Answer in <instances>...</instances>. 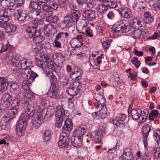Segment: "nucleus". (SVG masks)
<instances>
[{
	"label": "nucleus",
	"mask_w": 160,
	"mask_h": 160,
	"mask_svg": "<svg viewBox=\"0 0 160 160\" xmlns=\"http://www.w3.org/2000/svg\"><path fill=\"white\" fill-rule=\"evenodd\" d=\"M6 59L7 63L10 66L14 67L20 63L22 69L24 70V73L27 69H30L32 66V62L30 60L23 59L20 62H18V54L14 52L10 51L8 52L7 54Z\"/></svg>",
	"instance_id": "f257e3e1"
},
{
	"label": "nucleus",
	"mask_w": 160,
	"mask_h": 160,
	"mask_svg": "<svg viewBox=\"0 0 160 160\" xmlns=\"http://www.w3.org/2000/svg\"><path fill=\"white\" fill-rule=\"evenodd\" d=\"M25 108V115L27 119L29 120L31 117L32 119V124L33 127L38 128L42 123L41 120L42 117V112L40 111L34 113L35 108L34 106H31L26 102L24 104Z\"/></svg>",
	"instance_id": "f03ea898"
},
{
	"label": "nucleus",
	"mask_w": 160,
	"mask_h": 160,
	"mask_svg": "<svg viewBox=\"0 0 160 160\" xmlns=\"http://www.w3.org/2000/svg\"><path fill=\"white\" fill-rule=\"evenodd\" d=\"M76 27L80 33L83 34L90 37L93 36L92 33V30L87 25L85 20L83 19H76Z\"/></svg>",
	"instance_id": "7ed1b4c3"
},
{
	"label": "nucleus",
	"mask_w": 160,
	"mask_h": 160,
	"mask_svg": "<svg viewBox=\"0 0 160 160\" xmlns=\"http://www.w3.org/2000/svg\"><path fill=\"white\" fill-rule=\"evenodd\" d=\"M112 28L113 32L116 33L119 32L127 33L133 29L130 25H126L121 20L116 23Z\"/></svg>",
	"instance_id": "20e7f679"
},
{
	"label": "nucleus",
	"mask_w": 160,
	"mask_h": 160,
	"mask_svg": "<svg viewBox=\"0 0 160 160\" xmlns=\"http://www.w3.org/2000/svg\"><path fill=\"white\" fill-rule=\"evenodd\" d=\"M81 88L78 82H74L67 89V92L69 95L74 96L79 92Z\"/></svg>",
	"instance_id": "39448f33"
},
{
	"label": "nucleus",
	"mask_w": 160,
	"mask_h": 160,
	"mask_svg": "<svg viewBox=\"0 0 160 160\" xmlns=\"http://www.w3.org/2000/svg\"><path fill=\"white\" fill-rule=\"evenodd\" d=\"M70 140L66 134L64 133L60 134L59 137V140L58 144L60 148H67L68 146Z\"/></svg>",
	"instance_id": "423d86ee"
},
{
	"label": "nucleus",
	"mask_w": 160,
	"mask_h": 160,
	"mask_svg": "<svg viewBox=\"0 0 160 160\" xmlns=\"http://www.w3.org/2000/svg\"><path fill=\"white\" fill-rule=\"evenodd\" d=\"M82 71L80 68L74 67L72 72L70 74V77L74 80H79L82 78Z\"/></svg>",
	"instance_id": "0eeeda50"
},
{
	"label": "nucleus",
	"mask_w": 160,
	"mask_h": 160,
	"mask_svg": "<svg viewBox=\"0 0 160 160\" xmlns=\"http://www.w3.org/2000/svg\"><path fill=\"white\" fill-rule=\"evenodd\" d=\"M126 118L127 116L125 114H122L118 118H116L113 119V123L117 126L122 127L127 122Z\"/></svg>",
	"instance_id": "6e6552de"
},
{
	"label": "nucleus",
	"mask_w": 160,
	"mask_h": 160,
	"mask_svg": "<svg viewBox=\"0 0 160 160\" xmlns=\"http://www.w3.org/2000/svg\"><path fill=\"white\" fill-rule=\"evenodd\" d=\"M123 154L119 158V160H134L131 149L126 148L123 149Z\"/></svg>",
	"instance_id": "1a4fd4ad"
},
{
	"label": "nucleus",
	"mask_w": 160,
	"mask_h": 160,
	"mask_svg": "<svg viewBox=\"0 0 160 160\" xmlns=\"http://www.w3.org/2000/svg\"><path fill=\"white\" fill-rule=\"evenodd\" d=\"M24 92L25 95H23V99L25 101L22 103V106L23 107L25 110L24 105L25 103H26V102L28 104L29 106H33L32 105H31L30 104V102L34 98V94L32 92H30L29 90L25 91Z\"/></svg>",
	"instance_id": "9d476101"
},
{
	"label": "nucleus",
	"mask_w": 160,
	"mask_h": 160,
	"mask_svg": "<svg viewBox=\"0 0 160 160\" xmlns=\"http://www.w3.org/2000/svg\"><path fill=\"white\" fill-rule=\"evenodd\" d=\"M43 29L44 33L48 37L54 35L57 32V30L54 26L50 24L45 25Z\"/></svg>",
	"instance_id": "9b49d317"
},
{
	"label": "nucleus",
	"mask_w": 160,
	"mask_h": 160,
	"mask_svg": "<svg viewBox=\"0 0 160 160\" xmlns=\"http://www.w3.org/2000/svg\"><path fill=\"white\" fill-rule=\"evenodd\" d=\"M17 12L15 15V20L21 22L24 21L27 17V12L23 9H19L17 11Z\"/></svg>",
	"instance_id": "f8f14e48"
},
{
	"label": "nucleus",
	"mask_w": 160,
	"mask_h": 160,
	"mask_svg": "<svg viewBox=\"0 0 160 160\" xmlns=\"http://www.w3.org/2000/svg\"><path fill=\"white\" fill-rule=\"evenodd\" d=\"M25 111L21 116V118L16 124L17 127L25 129L27 126V122L28 119L25 116Z\"/></svg>",
	"instance_id": "ddd939ff"
},
{
	"label": "nucleus",
	"mask_w": 160,
	"mask_h": 160,
	"mask_svg": "<svg viewBox=\"0 0 160 160\" xmlns=\"http://www.w3.org/2000/svg\"><path fill=\"white\" fill-rule=\"evenodd\" d=\"M83 18L89 21H92L96 18L95 12L92 10H86L82 13Z\"/></svg>",
	"instance_id": "4468645a"
},
{
	"label": "nucleus",
	"mask_w": 160,
	"mask_h": 160,
	"mask_svg": "<svg viewBox=\"0 0 160 160\" xmlns=\"http://www.w3.org/2000/svg\"><path fill=\"white\" fill-rule=\"evenodd\" d=\"M13 9L9 8L6 9L3 11L2 15H0V17L2 18L5 22H8L9 20V17H12L14 14Z\"/></svg>",
	"instance_id": "2eb2a0df"
},
{
	"label": "nucleus",
	"mask_w": 160,
	"mask_h": 160,
	"mask_svg": "<svg viewBox=\"0 0 160 160\" xmlns=\"http://www.w3.org/2000/svg\"><path fill=\"white\" fill-rule=\"evenodd\" d=\"M56 119L59 120L66 119L67 117L65 114L64 109L62 107L59 106L57 108V110L55 113Z\"/></svg>",
	"instance_id": "dca6fc26"
},
{
	"label": "nucleus",
	"mask_w": 160,
	"mask_h": 160,
	"mask_svg": "<svg viewBox=\"0 0 160 160\" xmlns=\"http://www.w3.org/2000/svg\"><path fill=\"white\" fill-rule=\"evenodd\" d=\"M25 73L27 74V78L28 79V81L29 83H31L35 78L38 76L37 73L32 71L31 69H27L26 72H25Z\"/></svg>",
	"instance_id": "f3484780"
},
{
	"label": "nucleus",
	"mask_w": 160,
	"mask_h": 160,
	"mask_svg": "<svg viewBox=\"0 0 160 160\" xmlns=\"http://www.w3.org/2000/svg\"><path fill=\"white\" fill-rule=\"evenodd\" d=\"M8 85V80L6 78L0 77V92H5Z\"/></svg>",
	"instance_id": "a211bd4d"
},
{
	"label": "nucleus",
	"mask_w": 160,
	"mask_h": 160,
	"mask_svg": "<svg viewBox=\"0 0 160 160\" xmlns=\"http://www.w3.org/2000/svg\"><path fill=\"white\" fill-rule=\"evenodd\" d=\"M151 131V128L148 124H146L143 126L142 132L143 137V142L145 146V142L147 141V138Z\"/></svg>",
	"instance_id": "6ab92c4d"
},
{
	"label": "nucleus",
	"mask_w": 160,
	"mask_h": 160,
	"mask_svg": "<svg viewBox=\"0 0 160 160\" xmlns=\"http://www.w3.org/2000/svg\"><path fill=\"white\" fill-rule=\"evenodd\" d=\"M72 17V15L70 14H68L64 17L63 22L66 27H70L74 24V19Z\"/></svg>",
	"instance_id": "aec40b11"
},
{
	"label": "nucleus",
	"mask_w": 160,
	"mask_h": 160,
	"mask_svg": "<svg viewBox=\"0 0 160 160\" xmlns=\"http://www.w3.org/2000/svg\"><path fill=\"white\" fill-rule=\"evenodd\" d=\"M85 133L86 130L84 128L78 127L73 132L72 136L82 138V136L84 135Z\"/></svg>",
	"instance_id": "412c9836"
},
{
	"label": "nucleus",
	"mask_w": 160,
	"mask_h": 160,
	"mask_svg": "<svg viewBox=\"0 0 160 160\" xmlns=\"http://www.w3.org/2000/svg\"><path fill=\"white\" fill-rule=\"evenodd\" d=\"M10 91L12 94H16L19 91V85L15 82L10 81L9 83Z\"/></svg>",
	"instance_id": "4be33fe9"
},
{
	"label": "nucleus",
	"mask_w": 160,
	"mask_h": 160,
	"mask_svg": "<svg viewBox=\"0 0 160 160\" xmlns=\"http://www.w3.org/2000/svg\"><path fill=\"white\" fill-rule=\"evenodd\" d=\"M38 31H40L37 30V27L36 25L29 27L26 29V32L29 33L28 37L30 38H33L36 35V33Z\"/></svg>",
	"instance_id": "5701e85b"
},
{
	"label": "nucleus",
	"mask_w": 160,
	"mask_h": 160,
	"mask_svg": "<svg viewBox=\"0 0 160 160\" xmlns=\"http://www.w3.org/2000/svg\"><path fill=\"white\" fill-rule=\"evenodd\" d=\"M82 138L72 136L71 138L72 145L74 147H80L82 145Z\"/></svg>",
	"instance_id": "b1692460"
},
{
	"label": "nucleus",
	"mask_w": 160,
	"mask_h": 160,
	"mask_svg": "<svg viewBox=\"0 0 160 160\" xmlns=\"http://www.w3.org/2000/svg\"><path fill=\"white\" fill-rule=\"evenodd\" d=\"M11 102L1 101V104L0 106V109L1 112L4 113L7 112L8 111V108L9 107Z\"/></svg>",
	"instance_id": "393cba45"
},
{
	"label": "nucleus",
	"mask_w": 160,
	"mask_h": 160,
	"mask_svg": "<svg viewBox=\"0 0 160 160\" xmlns=\"http://www.w3.org/2000/svg\"><path fill=\"white\" fill-rule=\"evenodd\" d=\"M141 110L138 108L133 109L131 112V114L132 118L134 120H138L141 118L140 114Z\"/></svg>",
	"instance_id": "a878e982"
},
{
	"label": "nucleus",
	"mask_w": 160,
	"mask_h": 160,
	"mask_svg": "<svg viewBox=\"0 0 160 160\" xmlns=\"http://www.w3.org/2000/svg\"><path fill=\"white\" fill-rule=\"evenodd\" d=\"M48 59L44 57H43L41 59L36 60L35 61L36 64L43 69L44 68L46 67V66Z\"/></svg>",
	"instance_id": "bb28decb"
},
{
	"label": "nucleus",
	"mask_w": 160,
	"mask_h": 160,
	"mask_svg": "<svg viewBox=\"0 0 160 160\" xmlns=\"http://www.w3.org/2000/svg\"><path fill=\"white\" fill-rule=\"evenodd\" d=\"M9 118L6 116L4 115L2 118L0 122V126L2 129H6L7 127V122L12 119V118Z\"/></svg>",
	"instance_id": "cd10ccee"
},
{
	"label": "nucleus",
	"mask_w": 160,
	"mask_h": 160,
	"mask_svg": "<svg viewBox=\"0 0 160 160\" xmlns=\"http://www.w3.org/2000/svg\"><path fill=\"white\" fill-rule=\"evenodd\" d=\"M4 27L5 32L7 33H11L14 32L16 29V27L14 24L7 23L4 25Z\"/></svg>",
	"instance_id": "c85d7f7f"
},
{
	"label": "nucleus",
	"mask_w": 160,
	"mask_h": 160,
	"mask_svg": "<svg viewBox=\"0 0 160 160\" xmlns=\"http://www.w3.org/2000/svg\"><path fill=\"white\" fill-rule=\"evenodd\" d=\"M90 137L95 143L99 144L101 142V139L98 135V132H92L90 135Z\"/></svg>",
	"instance_id": "c756f323"
},
{
	"label": "nucleus",
	"mask_w": 160,
	"mask_h": 160,
	"mask_svg": "<svg viewBox=\"0 0 160 160\" xmlns=\"http://www.w3.org/2000/svg\"><path fill=\"white\" fill-rule=\"evenodd\" d=\"M132 33L134 36L135 38H142L144 35L145 33L143 31L136 29L132 31Z\"/></svg>",
	"instance_id": "7c9ffc66"
},
{
	"label": "nucleus",
	"mask_w": 160,
	"mask_h": 160,
	"mask_svg": "<svg viewBox=\"0 0 160 160\" xmlns=\"http://www.w3.org/2000/svg\"><path fill=\"white\" fill-rule=\"evenodd\" d=\"M72 128V123L70 120H66L65 119V124L63 127L62 130L70 131Z\"/></svg>",
	"instance_id": "2f4dec72"
},
{
	"label": "nucleus",
	"mask_w": 160,
	"mask_h": 160,
	"mask_svg": "<svg viewBox=\"0 0 160 160\" xmlns=\"http://www.w3.org/2000/svg\"><path fill=\"white\" fill-rule=\"evenodd\" d=\"M35 34L36 35L32 38V41L35 43H41L44 40V38L40 35V31H38Z\"/></svg>",
	"instance_id": "473e14b6"
},
{
	"label": "nucleus",
	"mask_w": 160,
	"mask_h": 160,
	"mask_svg": "<svg viewBox=\"0 0 160 160\" xmlns=\"http://www.w3.org/2000/svg\"><path fill=\"white\" fill-rule=\"evenodd\" d=\"M70 42L71 46L73 48H79L81 45V42L77 38H73Z\"/></svg>",
	"instance_id": "72a5a7b5"
},
{
	"label": "nucleus",
	"mask_w": 160,
	"mask_h": 160,
	"mask_svg": "<svg viewBox=\"0 0 160 160\" xmlns=\"http://www.w3.org/2000/svg\"><path fill=\"white\" fill-rule=\"evenodd\" d=\"M41 5L42 6V9L43 11L48 13V15H52V8L50 7V4L48 5L46 4V2H43V3H42V5Z\"/></svg>",
	"instance_id": "f704fd0d"
},
{
	"label": "nucleus",
	"mask_w": 160,
	"mask_h": 160,
	"mask_svg": "<svg viewBox=\"0 0 160 160\" xmlns=\"http://www.w3.org/2000/svg\"><path fill=\"white\" fill-rule=\"evenodd\" d=\"M46 66V67H48L54 72H58V71L56 68V65L54 63L52 62L50 59H48Z\"/></svg>",
	"instance_id": "c9c22d12"
},
{
	"label": "nucleus",
	"mask_w": 160,
	"mask_h": 160,
	"mask_svg": "<svg viewBox=\"0 0 160 160\" xmlns=\"http://www.w3.org/2000/svg\"><path fill=\"white\" fill-rule=\"evenodd\" d=\"M121 14L125 18H130L132 16V12L129 9H124L121 11Z\"/></svg>",
	"instance_id": "e433bc0d"
},
{
	"label": "nucleus",
	"mask_w": 160,
	"mask_h": 160,
	"mask_svg": "<svg viewBox=\"0 0 160 160\" xmlns=\"http://www.w3.org/2000/svg\"><path fill=\"white\" fill-rule=\"evenodd\" d=\"M94 98L97 102H100V103L101 105L102 106L104 105L106 100L102 95L97 94L94 96Z\"/></svg>",
	"instance_id": "4c0bfd02"
},
{
	"label": "nucleus",
	"mask_w": 160,
	"mask_h": 160,
	"mask_svg": "<svg viewBox=\"0 0 160 160\" xmlns=\"http://www.w3.org/2000/svg\"><path fill=\"white\" fill-rule=\"evenodd\" d=\"M19 108H12V109H9L8 112L6 115L7 117H8L9 118L12 117V119L18 113V110Z\"/></svg>",
	"instance_id": "58836bf2"
},
{
	"label": "nucleus",
	"mask_w": 160,
	"mask_h": 160,
	"mask_svg": "<svg viewBox=\"0 0 160 160\" xmlns=\"http://www.w3.org/2000/svg\"><path fill=\"white\" fill-rule=\"evenodd\" d=\"M47 76L49 78L51 83L57 82V79L55 76L50 71L45 72Z\"/></svg>",
	"instance_id": "ea45409f"
},
{
	"label": "nucleus",
	"mask_w": 160,
	"mask_h": 160,
	"mask_svg": "<svg viewBox=\"0 0 160 160\" xmlns=\"http://www.w3.org/2000/svg\"><path fill=\"white\" fill-rule=\"evenodd\" d=\"M144 21L146 23H149L152 22L153 18L148 12H145L144 13Z\"/></svg>",
	"instance_id": "a19ab883"
},
{
	"label": "nucleus",
	"mask_w": 160,
	"mask_h": 160,
	"mask_svg": "<svg viewBox=\"0 0 160 160\" xmlns=\"http://www.w3.org/2000/svg\"><path fill=\"white\" fill-rule=\"evenodd\" d=\"M52 133L50 131H46L44 132L43 141L47 142L49 141L52 138Z\"/></svg>",
	"instance_id": "79ce46f5"
},
{
	"label": "nucleus",
	"mask_w": 160,
	"mask_h": 160,
	"mask_svg": "<svg viewBox=\"0 0 160 160\" xmlns=\"http://www.w3.org/2000/svg\"><path fill=\"white\" fill-rule=\"evenodd\" d=\"M149 114V112L147 109H144L143 112L141 110V114H140L141 118L140 120L142 122H145Z\"/></svg>",
	"instance_id": "37998d69"
},
{
	"label": "nucleus",
	"mask_w": 160,
	"mask_h": 160,
	"mask_svg": "<svg viewBox=\"0 0 160 160\" xmlns=\"http://www.w3.org/2000/svg\"><path fill=\"white\" fill-rule=\"evenodd\" d=\"M96 9L99 13L103 14L108 10V8L106 4H101L98 5L96 8Z\"/></svg>",
	"instance_id": "c03bdc74"
},
{
	"label": "nucleus",
	"mask_w": 160,
	"mask_h": 160,
	"mask_svg": "<svg viewBox=\"0 0 160 160\" xmlns=\"http://www.w3.org/2000/svg\"><path fill=\"white\" fill-rule=\"evenodd\" d=\"M159 113L158 111L156 110H153L150 113L148 119L150 120H153L158 116Z\"/></svg>",
	"instance_id": "a18cd8bd"
},
{
	"label": "nucleus",
	"mask_w": 160,
	"mask_h": 160,
	"mask_svg": "<svg viewBox=\"0 0 160 160\" xmlns=\"http://www.w3.org/2000/svg\"><path fill=\"white\" fill-rule=\"evenodd\" d=\"M68 80L69 78L66 76L62 75L59 77V81L62 85H67L68 83Z\"/></svg>",
	"instance_id": "49530a36"
},
{
	"label": "nucleus",
	"mask_w": 160,
	"mask_h": 160,
	"mask_svg": "<svg viewBox=\"0 0 160 160\" xmlns=\"http://www.w3.org/2000/svg\"><path fill=\"white\" fill-rule=\"evenodd\" d=\"M16 66V67L13 69V73L19 77L22 76L23 74L22 72V70L19 67H18L17 65Z\"/></svg>",
	"instance_id": "de8ad7c7"
},
{
	"label": "nucleus",
	"mask_w": 160,
	"mask_h": 160,
	"mask_svg": "<svg viewBox=\"0 0 160 160\" xmlns=\"http://www.w3.org/2000/svg\"><path fill=\"white\" fill-rule=\"evenodd\" d=\"M68 35V34L67 32H60L57 34L55 39L58 40L59 39L61 38H66Z\"/></svg>",
	"instance_id": "09e8293b"
},
{
	"label": "nucleus",
	"mask_w": 160,
	"mask_h": 160,
	"mask_svg": "<svg viewBox=\"0 0 160 160\" xmlns=\"http://www.w3.org/2000/svg\"><path fill=\"white\" fill-rule=\"evenodd\" d=\"M58 95L57 90H49L47 92V95L51 98H54L57 97Z\"/></svg>",
	"instance_id": "8fccbe9b"
},
{
	"label": "nucleus",
	"mask_w": 160,
	"mask_h": 160,
	"mask_svg": "<svg viewBox=\"0 0 160 160\" xmlns=\"http://www.w3.org/2000/svg\"><path fill=\"white\" fill-rule=\"evenodd\" d=\"M153 137L155 140L159 143V141H160V130L157 129L155 130L154 132Z\"/></svg>",
	"instance_id": "3c124183"
},
{
	"label": "nucleus",
	"mask_w": 160,
	"mask_h": 160,
	"mask_svg": "<svg viewBox=\"0 0 160 160\" xmlns=\"http://www.w3.org/2000/svg\"><path fill=\"white\" fill-rule=\"evenodd\" d=\"M106 5L110 8H114L117 6V2L112 0L108 1L106 3Z\"/></svg>",
	"instance_id": "603ef678"
},
{
	"label": "nucleus",
	"mask_w": 160,
	"mask_h": 160,
	"mask_svg": "<svg viewBox=\"0 0 160 160\" xmlns=\"http://www.w3.org/2000/svg\"><path fill=\"white\" fill-rule=\"evenodd\" d=\"M12 100L11 95L8 93H6L3 94L1 98V100L11 102Z\"/></svg>",
	"instance_id": "864d4df0"
},
{
	"label": "nucleus",
	"mask_w": 160,
	"mask_h": 160,
	"mask_svg": "<svg viewBox=\"0 0 160 160\" xmlns=\"http://www.w3.org/2000/svg\"><path fill=\"white\" fill-rule=\"evenodd\" d=\"M28 79L25 80L23 81L22 86L23 89L24 91L27 90H30V88L29 87V84H30L28 82Z\"/></svg>",
	"instance_id": "5fc2aeb1"
},
{
	"label": "nucleus",
	"mask_w": 160,
	"mask_h": 160,
	"mask_svg": "<svg viewBox=\"0 0 160 160\" xmlns=\"http://www.w3.org/2000/svg\"><path fill=\"white\" fill-rule=\"evenodd\" d=\"M37 20H42L45 18V13L42 11L37 10Z\"/></svg>",
	"instance_id": "6e6d98bb"
},
{
	"label": "nucleus",
	"mask_w": 160,
	"mask_h": 160,
	"mask_svg": "<svg viewBox=\"0 0 160 160\" xmlns=\"http://www.w3.org/2000/svg\"><path fill=\"white\" fill-rule=\"evenodd\" d=\"M20 102L18 98H15L13 100L11 106L12 108H19V105Z\"/></svg>",
	"instance_id": "4d7b16f0"
},
{
	"label": "nucleus",
	"mask_w": 160,
	"mask_h": 160,
	"mask_svg": "<svg viewBox=\"0 0 160 160\" xmlns=\"http://www.w3.org/2000/svg\"><path fill=\"white\" fill-rule=\"evenodd\" d=\"M85 3L87 7L92 8L95 4V2L94 0H85Z\"/></svg>",
	"instance_id": "13d9d810"
},
{
	"label": "nucleus",
	"mask_w": 160,
	"mask_h": 160,
	"mask_svg": "<svg viewBox=\"0 0 160 160\" xmlns=\"http://www.w3.org/2000/svg\"><path fill=\"white\" fill-rule=\"evenodd\" d=\"M131 62L135 65L136 68H138L141 64V62L138 60L137 57H134L133 59L131 60Z\"/></svg>",
	"instance_id": "bf43d9fd"
},
{
	"label": "nucleus",
	"mask_w": 160,
	"mask_h": 160,
	"mask_svg": "<svg viewBox=\"0 0 160 160\" xmlns=\"http://www.w3.org/2000/svg\"><path fill=\"white\" fill-rule=\"evenodd\" d=\"M154 157L156 159H158L160 157V147L153 150Z\"/></svg>",
	"instance_id": "052dcab7"
},
{
	"label": "nucleus",
	"mask_w": 160,
	"mask_h": 160,
	"mask_svg": "<svg viewBox=\"0 0 160 160\" xmlns=\"http://www.w3.org/2000/svg\"><path fill=\"white\" fill-rule=\"evenodd\" d=\"M120 78L118 74H117L115 75V77L114 78V84L117 87H119L121 86V82L119 81V79Z\"/></svg>",
	"instance_id": "680f3d73"
},
{
	"label": "nucleus",
	"mask_w": 160,
	"mask_h": 160,
	"mask_svg": "<svg viewBox=\"0 0 160 160\" xmlns=\"http://www.w3.org/2000/svg\"><path fill=\"white\" fill-rule=\"evenodd\" d=\"M48 15V20L50 22L55 23L58 22V16L55 15L51 17V15Z\"/></svg>",
	"instance_id": "e2e57ef3"
},
{
	"label": "nucleus",
	"mask_w": 160,
	"mask_h": 160,
	"mask_svg": "<svg viewBox=\"0 0 160 160\" xmlns=\"http://www.w3.org/2000/svg\"><path fill=\"white\" fill-rule=\"evenodd\" d=\"M16 133L18 136H22L24 135L25 129L16 127Z\"/></svg>",
	"instance_id": "0e129e2a"
},
{
	"label": "nucleus",
	"mask_w": 160,
	"mask_h": 160,
	"mask_svg": "<svg viewBox=\"0 0 160 160\" xmlns=\"http://www.w3.org/2000/svg\"><path fill=\"white\" fill-rule=\"evenodd\" d=\"M54 57L58 61H63L65 57L61 53L58 52L55 53Z\"/></svg>",
	"instance_id": "69168bd1"
},
{
	"label": "nucleus",
	"mask_w": 160,
	"mask_h": 160,
	"mask_svg": "<svg viewBox=\"0 0 160 160\" xmlns=\"http://www.w3.org/2000/svg\"><path fill=\"white\" fill-rule=\"evenodd\" d=\"M101 110L100 111V116L102 118L105 117L107 114V110L104 106H102Z\"/></svg>",
	"instance_id": "338daca9"
},
{
	"label": "nucleus",
	"mask_w": 160,
	"mask_h": 160,
	"mask_svg": "<svg viewBox=\"0 0 160 160\" xmlns=\"http://www.w3.org/2000/svg\"><path fill=\"white\" fill-rule=\"evenodd\" d=\"M37 10H33L31 13L30 14L29 17H31L33 20H37Z\"/></svg>",
	"instance_id": "774afa93"
}]
</instances>
